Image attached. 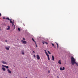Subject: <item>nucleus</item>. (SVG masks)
I'll return each mask as SVG.
<instances>
[{"label": "nucleus", "mask_w": 78, "mask_h": 78, "mask_svg": "<svg viewBox=\"0 0 78 78\" xmlns=\"http://www.w3.org/2000/svg\"><path fill=\"white\" fill-rule=\"evenodd\" d=\"M71 63L72 65H74L75 64H76V65L78 64L76 62H75V58L73 57L72 56L71 58Z\"/></svg>", "instance_id": "nucleus-1"}, {"label": "nucleus", "mask_w": 78, "mask_h": 78, "mask_svg": "<svg viewBox=\"0 0 78 78\" xmlns=\"http://www.w3.org/2000/svg\"><path fill=\"white\" fill-rule=\"evenodd\" d=\"M46 55L47 56V57H48V60H50V56L48 55V53H47V52H46Z\"/></svg>", "instance_id": "nucleus-2"}, {"label": "nucleus", "mask_w": 78, "mask_h": 78, "mask_svg": "<svg viewBox=\"0 0 78 78\" xmlns=\"http://www.w3.org/2000/svg\"><path fill=\"white\" fill-rule=\"evenodd\" d=\"M5 48L6 50H9V48H10V46H8V47H5Z\"/></svg>", "instance_id": "nucleus-3"}, {"label": "nucleus", "mask_w": 78, "mask_h": 78, "mask_svg": "<svg viewBox=\"0 0 78 78\" xmlns=\"http://www.w3.org/2000/svg\"><path fill=\"white\" fill-rule=\"evenodd\" d=\"M21 42L22 43H23V44H27V42L26 41L22 40H21Z\"/></svg>", "instance_id": "nucleus-4"}, {"label": "nucleus", "mask_w": 78, "mask_h": 78, "mask_svg": "<svg viewBox=\"0 0 78 78\" xmlns=\"http://www.w3.org/2000/svg\"><path fill=\"white\" fill-rule=\"evenodd\" d=\"M60 70H65V68L64 67H63V69H62V67H60Z\"/></svg>", "instance_id": "nucleus-5"}, {"label": "nucleus", "mask_w": 78, "mask_h": 78, "mask_svg": "<svg viewBox=\"0 0 78 78\" xmlns=\"http://www.w3.org/2000/svg\"><path fill=\"white\" fill-rule=\"evenodd\" d=\"M36 56H37V58L38 59H40V57L39 56V55H36Z\"/></svg>", "instance_id": "nucleus-6"}, {"label": "nucleus", "mask_w": 78, "mask_h": 78, "mask_svg": "<svg viewBox=\"0 0 78 78\" xmlns=\"http://www.w3.org/2000/svg\"><path fill=\"white\" fill-rule=\"evenodd\" d=\"M8 28H7V30H10V26H7Z\"/></svg>", "instance_id": "nucleus-7"}, {"label": "nucleus", "mask_w": 78, "mask_h": 78, "mask_svg": "<svg viewBox=\"0 0 78 78\" xmlns=\"http://www.w3.org/2000/svg\"><path fill=\"white\" fill-rule=\"evenodd\" d=\"M2 62L3 63V64H7V63H6V62H5L3 61H2Z\"/></svg>", "instance_id": "nucleus-8"}, {"label": "nucleus", "mask_w": 78, "mask_h": 78, "mask_svg": "<svg viewBox=\"0 0 78 78\" xmlns=\"http://www.w3.org/2000/svg\"><path fill=\"white\" fill-rule=\"evenodd\" d=\"M7 71L9 73H11V71H10L9 69H8Z\"/></svg>", "instance_id": "nucleus-9"}, {"label": "nucleus", "mask_w": 78, "mask_h": 78, "mask_svg": "<svg viewBox=\"0 0 78 78\" xmlns=\"http://www.w3.org/2000/svg\"><path fill=\"white\" fill-rule=\"evenodd\" d=\"M14 21H13V22L12 23V27H13V26H14V27H15V25H14Z\"/></svg>", "instance_id": "nucleus-10"}, {"label": "nucleus", "mask_w": 78, "mask_h": 78, "mask_svg": "<svg viewBox=\"0 0 78 78\" xmlns=\"http://www.w3.org/2000/svg\"><path fill=\"white\" fill-rule=\"evenodd\" d=\"M32 41H33L35 42V44H36V41H34V39L33 38H32Z\"/></svg>", "instance_id": "nucleus-11"}, {"label": "nucleus", "mask_w": 78, "mask_h": 78, "mask_svg": "<svg viewBox=\"0 0 78 78\" xmlns=\"http://www.w3.org/2000/svg\"><path fill=\"white\" fill-rule=\"evenodd\" d=\"M2 69L3 71H5V70H6V69L5 68L3 67Z\"/></svg>", "instance_id": "nucleus-12"}, {"label": "nucleus", "mask_w": 78, "mask_h": 78, "mask_svg": "<svg viewBox=\"0 0 78 78\" xmlns=\"http://www.w3.org/2000/svg\"><path fill=\"white\" fill-rule=\"evenodd\" d=\"M21 54L22 55H24V51H21Z\"/></svg>", "instance_id": "nucleus-13"}, {"label": "nucleus", "mask_w": 78, "mask_h": 78, "mask_svg": "<svg viewBox=\"0 0 78 78\" xmlns=\"http://www.w3.org/2000/svg\"><path fill=\"white\" fill-rule=\"evenodd\" d=\"M61 60H60L58 62V63L59 64H61Z\"/></svg>", "instance_id": "nucleus-14"}, {"label": "nucleus", "mask_w": 78, "mask_h": 78, "mask_svg": "<svg viewBox=\"0 0 78 78\" xmlns=\"http://www.w3.org/2000/svg\"><path fill=\"white\" fill-rule=\"evenodd\" d=\"M6 20H10V19H9V18L7 17L6 18Z\"/></svg>", "instance_id": "nucleus-15"}, {"label": "nucleus", "mask_w": 78, "mask_h": 78, "mask_svg": "<svg viewBox=\"0 0 78 78\" xmlns=\"http://www.w3.org/2000/svg\"><path fill=\"white\" fill-rule=\"evenodd\" d=\"M52 60L53 61H54V59H55V58H54V56H53V55L52 56Z\"/></svg>", "instance_id": "nucleus-16"}, {"label": "nucleus", "mask_w": 78, "mask_h": 78, "mask_svg": "<svg viewBox=\"0 0 78 78\" xmlns=\"http://www.w3.org/2000/svg\"><path fill=\"white\" fill-rule=\"evenodd\" d=\"M18 30L19 31H20V28H18Z\"/></svg>", "instance_id": "nucleus-17"}, {"label": "nucleus", "mask_w": 78, "mask_h": 78, "mask_svg": "<svg viewBox=\"0 0 78 78\" xmlns=\"http://www.w3.org/2000/svg\"><path fill=\"white\" fill-rule=\"evenodd\" d=\"M10 23H12V22H12V21H11V20H10Z\"/></svg>", "instance_id": "nucleus-18"}, {"label": "nucleus", "mask_w": 78, "mask_h": 78, "mask_svg": "<svg viewBox=\"0 0 78 78\" xmlns=\"http://www.w3.org/2000/svg\"><path fill=\"white\" fill-rule=\"evenodd\" d=\"M47 51L48 52V53L49 54H51V53H50V51Z\"/></svg>", "instance_id": "nucleus-19"}, {"label": "nucleus", "mask_w": 78, "mask_h": 78, "mask_svg": "<svg viewBox=\"0 0 78 78\" xmlns=\"http://www.w3.org/2000/svg\"><path fill=\"white\" fill-rule=\"evenodd\" d=\"M2 67H5V66L4 65H2Z\"/></svg>", "instance_id": "nucleus-20"}, {"label": "nucleus", "mask_w": 78, "mask_h": 78, "mask_svg": "<svg viewBox=\"0 0 78 78\" xmlns=\"http://www.w3.org/2000/svg\"><path fill=\"white\" fill-rule=\"evenodd\" d=\"M44 43H45L47 45V44H48V43L45 41L44 42Z\"/></svg>", "instance_id": "nucleus-21"}, {"label": "nucleus", "mask_w": 78, "mask_h": 78, "mask_svg": "<svg viewBox=\"0 0 78 78\" xmlns=\"http://www.w3.org/2000/svg\"><path fill=\"white\" fill-rule=\"evenodd\" d=\"M5 67H6V68H7V69H8V66H5Z\"/></svg>", "instance_id": "nucleus-22"}, {"label": "nucleus", "mask_w": 78, "mask_h": 78, "mask_svg": "<svg viewBox=\"0 0 78 78\" xmlns=\"http://www.w3.org/2000/svg\"><path fill=\"white\" fill-rule=\"evenodd\" d=\"M43 45H44V44H45V42H43Z\"/></svg>", "instance_id": "nucleus-23"}, {"label": "nucleus", "mask_w": 78, "mask_h": 78, "mask_svg": "<svg viewBox=\"0 0 78 78\" xmlns=\"http://www.w3.org/2000/svg\"><path fill=\"white\" fill-rule=\"evenodd\" d=\"M52 46H53V47H54V44H53V43H52Z\"/></svg>", "instance_id": "nucleus-24"}, {"label": "nucleus", "mask_w": 78, "mask_h": 78, "mask_svg": "<svg viewBox=\"0 0 78 78\" xmlns=\"http://www.w3.org/2000/svg\"><path fill=\"white\" fill-rule=\"evenodd\" d=\"M33 53H35V52H34V51H33Z\"/></svg>", "instance_id": "nucleus-25"}, {"label": "nucleus", "mask_w": 78, "mask_h": 78, "mask_svg": "<svg viewBox=\"0 0 78 78\" xmlns=\"http://www.w3.org/2000/svg\"><path fill=\"white\" fill-rule=\"evenodd\" d=\"M44 51H45V53L46 54V52L47 53V51H46V50H44Z\"/></svg>", "instance_id": "nucleus-26"}, {"label": "nucleus", "mask_w": 78, "mask_h": 78, "mask_svg": "<svg viewBox=\"0 0 78 78\" xmlns=\"http://www.w3.org/2000/svg\"><path fill=\"white\" fill-rule=\"evenodd\" d=\"M59 48V45H57V48Z\"/></svg>", "instance_id": "nucleus-27"}, {"label": "nucleus", "mask_w": 78, "mask_h": 78, "mask_svg": "<svg viewBox=\"0 0 78 78\" xmlns=\"http://www.w3.org/2000/svg\"><path fill=\"white\" fill-rule=\"evenodd\" d=\"M56 44L57 45H58V44L56 42Z\"/></svg>", "instance_id": "nucleus-28"}, {"label": "nucleus", "mask_w": 78, "mask_h": 78, "mask_svg": "<svg viewBox=\"0 0 78 78\" xmlns=\"http://www.w3.org/2000/svg\"><path fill=\"white\" fill-rule=\"evenodd\" d=\"M23 40H25V38H23Z\"/></svg>", "instance_id": "nucleus-29"}, {"label": "nucleus", "mask_w": 78, "mask_h": 78, "mask_svg": "<svg viewBox=\"0 0 78 78\" xmlns=\"http://www.w3.org/2000/svg\"><path fill=\"white\" fill-rule=\"evenodd\" d=\"M34 57H36V56H35V55H34Z\"/></svg>", "instance_id": "nucleus-30"}, {"label": "nucleus", "mask_w": 78, "mask_h": 78, "mask_svg": "<svg viewBox=\"0 0 78 78\" xmlns=\"http://www.w3.org/2000/svg\"><path fill=\"white\" fill-rule=\"evenodd\" d=\"M36 47H37V44H36Z\"/></svg>", "instance_id": "nucleus-31"}, {"label": "nucleus", "mask_w": 78, "mask_h": 78, "mask_svg": "<svg viewBox=\"0 0 78 78\" xmlns=\"http://www.w3.org/2000/svg\"><path fill=\"white\" fill-rule=\"evenodd\" d=\"M2 16V14L0 13V16Z\"/></svg>", "instance_id": "nucleus-32"}, {"label": "nucleus", "mask_w": 78, "mask_h": 78, "mask_svg": "<svg viewBox=\"0 0 78 78\" xmlns=\"http://www.w3.org/2000/svg\"><path fill=\"white\" fill-rule=\"evenodd\" d=\"M5 42H7V40H5Z\"/></svg>", "instance_id": "nucleus-33"}, {"label": "nucleus", "mask_w": 78, "mask_h": 78, "mask_svg": "<svg viewBox=\"0 0 78 78\" xmlns=\"http://www.w3.org/2000/svg\"><path fill=\"white\" fill-rule=\"evenodd\" d=\"M50 71H48V73H50Z\"/></svg>", "instance_id": "nucleus-34"}, {"label": "nucleus", "mask_w": 78, "mask_h": 78, "mask_svg": "<svg viewBox=\"0 0 78 78\" xmlns=\"http://www.w3.org/2000/svg\"><path fill=\"white\" fill-rule=\"evenodd\" d=\"M54 48H56V46H54Z\"/></svg>", "instance_id": "nucleus-35"}, {"label": "nucleus", "mask_w": 78, "mask_h": 78, "mask_svg": "<svg viewBox=\"0 0 78 78\" xmlns=\"http://www.w3.org/2000/svg\"><path fill=\"white\" fill-rule=\"evenodd\" d=\"M0 30H1V28L0 27Z\"/></svg>", "instance_id": "nucleus-36"}, {"label": "nucleus", "mask_w": 78, "mask_h": 78, "mask_svg": "<svg viewBox=\"0 0 78 78\" xmlns=\"http://www.w3.org/2000/svg\"><path fill=\"white\" fill-rule=\"evenodd\" d=\"M3 19H5V18H3Z\"/></svg>", "instance_id": "nucleus-37"}]
</instances>
